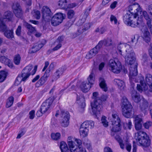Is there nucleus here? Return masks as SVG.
<instances>
[{
  "label": "nucleus",
  "instance_id": "f257e3e1",
  "mask_svg": "<svg viewBox=\"0 0 152 152\" xmlns=\"http://www.w3.org/2000/svg\"><path fill=\"white\" fill-rule=\"evenodd\" d=\"M129 70L130 82L132 87L134 86V83L133 82L134 81L136 82H140L141 86L139 84L137 85V89L138 91L141 92L143 90H147L148 88V86L144 81V77L141 75L137 78H135V77L137 75L138 73L137 64H135L130 66Z\"/></svg>",
  "mask_w": 152,
  "mask_h": 152
},
{
  "label": "nucleus",
  "instance_id": "f03ea898",
  "mask_svg": "<svg viewBox=\"0 0 152 152\" xmlns=\"http://www.w3.org/2000/svg\"><path fill=\"white\" fill-rule=\"evenodd\" d=\"M124 22L127 26L132 27H136L138 26H143L141 30L143 33L142 37L144 40L146 42L150 41V34L147 28L144 26V23L142 20H124Z\"/></svg>",
  "mask_w": 152,
  "mask_h": 152
},
{
  "label": "nucleus",
  "instance_id": "7ed1b4c3",
  "mask_svg": "<svg viewBox=\"0 0 152 152\" xmlns=\"http://www.w3.org/2000/svg\"><path fill=\"white\" fill-rule=\"evenodd\" d=\"M32 68V65L30 64L26 66L22 70L21 74L19 75L16 79L15 85H18L22 81H26L31 75H34L36 72L37 66H35L33 70L31 72Z\"/></svg>",
  "mask_w": 152,
  "mask_h": 152
},
{
  "label": "nucleus",
  "instance_id": "20e7f679",
  "mask_svg": "<svg viewBox=\"0 0 152 152\" xmlns=\"http://www.w3.org/2000/svg\"><path fill=\"white\" fill-rule=\"evenodd\" d=\"M93 95L94 100V102L91 103V105L92 107V112L94 115H95L96 117L97 116L98 114L99 113V112L102 109V101L105 100L106 97H105L104 99L102 98L101 99H99L98 97V93L97 92L93 93Z\"/></svg>",
  "mask_w": 152,
  "mask_h": 152
},
{
  "label": "nucleus",
  "instance_id": "39448f33",
  "mask_svg": "<svg viewBox=\"0 0 152 152\" xmlns=\"http://www.w3.org/2000/svg\"><path fill=\"white\" fill-rule=\"evenodd\" d=\"M121 102L123 115L126 118H130L132 117L134 114L133 107L126 96H124L122 97Z\"/></svg>",
  "mask_w": 152,
  "mask_h": 152
},
{
  "label": "nucleus",
  "instance_id": "423d86ee",
  "mask_svg": "<svg viewBox=\"0 0 152 152\" xmlns=\"http://www.w3.org/2000/svg\"><path fill=\"white\" fill-rule=\"evenodd\" d=\"M136 134V140L139 143V146H142L144 149L150 146V140L145 132L140 131L138 132Z\"/></svg>",
  "mask_w": 152,
  "mask_h": 152
},
{
  "label": "nucleus",
  "instance_id": "0eeeda50",
  "mask_svg": "<svg viewBox=\"0 0 152 152\" xmlns=\"http://www.w3.org/2000/svg\"><path fill=\"white\" fill-rule=\"evenodd\" d=\"M126 53L123 54L126 62L130 66L137 64L135 61V54L131 47L129 45H126Z\"/></svg>",
  "mask_w": 152,
  "mask_h": 152
},
{
  "label": "nucleus",
  "instance_id": "6e6552de",
  "mask_svg": "<svg viewBox=\"0 0 152 152\" xmlns=\"http://www.w3.org/2000/svg\"><path fill=\"white\" fill-rule=\"evenodd\" d=\"M128 12L124 16L125 19L136 18L140 10L139 5L137 3H134L130 5L128 7Z\"/></svg>",
  "mask_w": 152,
  "mask_h": 152
},
{
  "label": "nucleus",
  "instance_id": "1a4fd4ad",
  "mask_svg": "<svg viewBox=\"0 0 152 152\" xmlns=\"http://www.w3.org/2000/svg\"><path fill=\"white\" fill-rule=\"evenodd\" d=\"M108 67L109 70L117 74L119 73L122 69L121 63L116 58L111 59L109 61Z\"/></svg>",
  "mask_w": 152,
  "mask_h": 152
},
{
  "label": "nucleus",
  "instance_id": "9d476101",
  "mask_svg": "<svg viewBox=\"0 0 152 152\" xmlns=\"http://www.w3.org/2000/svg\"><path fill=\"white\" fill-rule=\"evenodd\" d=\"M59 111H57L55 114V116L57 117L59 115L60 116V122L61 125L63 126L66 127L69 124V114L67 111H65L63 110H61V113L59 114Z\"/></svg>",
  "mask_w": 152,
  "mask_h": 152
},
{
  "label": "nucleus",
  "instance_id": "9b49d317",
  "mask_svg": "<svg viewBox=\"0 0 152 152\" xmlns=\"http://www.w3.org/2000/svg\"><path fill=\"white\" fill-rule=\"evenodd\" d=\"M0 31H5L4 34L8 38H12L13 37V30H8L7 29V27L3 22V20H0Z\"/></svg>",
  "mask_w": 152,
  "mask_h": 152
},
{
  "label": "nucleus",
  "instance_id": "f8f14e48",
  "mask_svg": "<svg viewBox=\"0 0 152 152\" xmlns=\"http://www.w3.org/2000/svg\"><path fill=\"white\" fill-rule=\"evenodd\" d=\"M12 8L15 16L18 18H21L22 16L23 12L18 2L13 3Z\"/></svg>",
  "mask_w": 152,
  "mask_h": 152
},
{
  "label": "nucleus",
  "instance_id": "ddd939ff",
  "mask_svg": "<svg viewBox=\"0 0 152 152\" xmlns=\"http://www.w3.org/2000/svg\"><path fill=\"white\" fill-rule=\"evenodd\" d=\"M75 141L79 146H77L75 144L73 146L70 148L71 152H86V151L85 148L80 146L82 143L81 140L75 139Z\"/></svg>",
  "mask_w": 152,
  "mask_h": 152
},
{
  "label": "nucleus",
  "instance_id": "4468645a",
  "mask_svg": "<svg viewBox=\"0 0 152 152\" xmlns=\"http://www.w3.org/2000/svg\"><path fill=\"white\" fill-rule=\"evenodd\" d=\"M42 19H49L51 17L52 13L49 7L44 6L41 10Z\"/></svg>",
  "mask_w": 152,
  "mask_h": 152
},
{
  "label": "nucleus",
  "instance_id": "2eb2a0df",
  "mask_svg": "<svg viewBox=\"0 0 152 152\" xmlns=\"http://www.w3.org/2000/svg\"><path fill=\"white\" fill-rule=\"evenodd\" d=\"M53 101V99L49 98L43 102L41 106L40 109L41 110L43 113H45L50 108V105Z\"/></svg>",
  "mask_w": 152,
  "mask_h": 152
},
{
  "label": "nucleus",
  "instance_id": "dca6fc26",
  "mask_svg": "<svg viewBox=\"0 0 152 152\" xmlns=\"http://www.w3.org/2000/svg\"><path fill=\"white\" fill-rule=\"evenodd\" d=\"M76 102L78 104L80 111H83L86 106L84 98L82 96H77Z\"/></svg>",
  "mask_w": 152,
  "mask_h": 152
},
{
  "label": "nucleus",
  "instance_id": "f3484780",
  "mask_svg": "<svg viewBox=\"0 0 152 152\" xmlns=\"http://www.w3.org/2000/svg\"><path fill=\"white\" fill-rule=\"evenodd\" d=\"M142 63L144 66L152 69V63L148 60L146 54H144L142 56Z\"/></svg>",
  "mask_w": 152,
  "mask_h": 152
},
{
  "label": "nucleus",
  "instance_id": "a211bd4d",
  "mask_svg": "<svg viewBox=\"0 0 152 152\" xmlns=\"http://www.w3.org/2000/svg\"><path fill=\"white\" fill-rule=\"evenodd\" d=\"M23 25L27 29L28 34H29L34 33L36 31V29L34 27H33L31 25L25 22L24 20L23 21Z\"/></svg>",
  "mask_w": 152,
  "mask_h": 152
},
{
  "label": "nucleus",
  "instance_id": "6ab92c4d",
  "mask_svg": "<svg viewBox=\"0 0 152 152\" xmlns=\"http://www.w3.org/2000/svg\"><path fill=\"white\" fill-rule=\"evenodd\" d=\"M94 123L92 121H86L84 122L81 125V126L88 129V128L92 129L94 126Z\"/></svg>",
  "mask_w": 152,
  "mask_h": 152
},
{
  "label": "nucleus",
  "instance_id": "aec40b11",
  "mask_svg": "<svg viewBox=\"0 0 152 152\" xmlns=\"http://www.w3.org/2000/svg\"><path fill=\"white\" fill-rule=\"evenodd\" d=\"M91 85L86 82H83L82 83L80 88L82 91L84 92H87L90 88Z\"/></svg>",
  "mask_w": 152,
  "mask_h": 152
},
{
  "label": "nucleus",
  "instance_id": "412c9836",
  "mask_svg": "<svg viewBox=\"0 0 152 152\" xmlns=\"http://www.w3.org/2000/svg\"><path fill=\"white\" fill-rule=\"evenodd\" d=\"M43 46V45L42 44L35 45L29 50L28 53H35L39 50Z\"/></svg>",
  "mask_w": 152,
  "mask_h": 152
},
{
  "label": "nucleus",
  "instance_id": "4be33fe9",
  "mask_svg": "<svg viewBox=\"0 0 152 152\" xmlns=\"http://www.w3.org/2000/svg\"><path fill=\"white\" fill-rule=\"evenodd\" d=\"M113 127L111 129V134L112 136H114L116 132L119 131L121 129V124L112 125Z\"/></svg>",
  "mask_w": 152,
  "mask_h": 152
},
{
  "label": "nucleus",
  "instance_id": "5701e85b",
  "mask_svg": "<svg viewBox=\"0 0 152 152\" xmlns=\"http://www.w3.org/2000/svg\"><path fill=\"white\" fill-rule=\"evenodd\" d=\"M148 104L147 100L143 99L142 102L140 104V107L142 111L144 114L146 113V110L148 108Z\"/></svg>",
  "mask_w": 152,
  "mask_h": 152
},
{
  "label": "nucleus",
  "instance_id": "b1692460",
  "mask_svg": "<svg viewBox=\"0 0 152 152\" xmlns=\"http://www.w3.org/2000/svg\"><path fill=\"white\" fill-rule=\"evenodd\" d=\"M132 98L135 102L138 103L140 101V95L137 92L135 91H132L131 94Z\"/></svg>",
  "mask_w": 152,
  "mask_h": 152
},
{
  "label": "nucleus",
  "instance_id": "393cba45",
  "mask_svg": "<svg viewBox=\"0 0 152 152\" xmlns=\"http://www.w3.org/2000/svg\"><path fill=\"white\" fill-rule=\"evenodd\" d=\"M112 118L111 119L112 125L119 124H120L121 120L120 118L116 114L112 115Z\"/></svg>",
  "mask_w": 152,
  "mask_h": 152
},
{
  "label": "nucleus",
  "instance_id": "a878e982",
  "mask_svg": "<svg viewBox=\"0 0 152 152\" xmlns=\"http://www.w3.org/2000/svg\"><path fill=\"white\" fill-rule=\"evenodd\" d=\"M145 80L150 88L151 91L152 92V75L150 74H147L145 76Z\"/></svg>",
  "mask_w": 152,
  "mask_h": 152
},
{
  "label": "nucleus",
  "instance_id": "bb28decb",
  "mask_svg": "<svg viewBox=\"0 0 152 152\" xmlns=\"http://www.w3.org/2000/svg\"><path fill=\"white\" fill-rule=\"evenodd\" d=\"M138 18L140 19H150L146 11H141L140 10L138 13Z\"/></svg>",
  "mask_w": 152,
  "mask_h": 152
},
{
  "label": "nucleus",
  "instance_id": "cd10ccee",
  "mask_svg": "<svg viewBox=\"0 0 152 152\" xmlns=\"http://www.w3.org/2000/svg\"><path fill=\"white\" fill-rule=\"evenodd\" d=\"M99 86L104 91L106 92L107 90V88L105 83L104 79L102 77L99 79Z\"/></svg>",
  "mask_w": 152,
  "mask_h": 152
},
{
  "label": "nucleus",
  "instance_id": "c85d7f7f",
  "mask_svg": "<svg viewBox=\"0 0 152 152\" xmlns=\"http://www.w3.org/2000/svg\"><path fill=\"white\" fill-rule=\"evenodd\" d=\"M114 82L118 86L119 88L121 89H124L125 86L124 82L120 79H115L114 80Z\"/></svg>",
  "mask_w": 152,
  "mask_h": 152
},
{
  "label": "nucleus",
  "instance_id": "c756f323",
  "mask_svg": "<svg viewBox=\"0 0 152 152\" xmlns=\"http://www.w3.org/2000/svg\"><path fill=\"white\" fill-rule=\"evenodd\" d=\"M95 48H93L86 54V58L87 59H89L92 58L98 52L95 50Z\"/></svg>",
  "mask_w": 152,
  "mask_h": 152
},
{
  "label": "nucleus",
  "instance_id": "7c9ffc66",
  "mask_svg": "<svg viewBox=\"0 0 152 152\" xmlns=\"http://www.w3.org/2000/svg\"><path fill=\"white\" fill-rule=\"evenodd\" d=\"M68 0H59L58 5L61 9H64L67 8Z\"/></svg>",
  "mask_w": 152,
  "mask_h": 152
},
{
  "label": "nucleus",
  "instance_id": "2f4dec72",
  "mask_svg": "<svg viewBox=\"0 0 152 152\" xmlns=\"http://www.w3.org/2000/svg\"><path fill=\"white\" fill-rule=\"evenodd\" d=\"M13 13L10 11L5 12L4 14L3 19H11L13 18Z\"/></svg>",
  "mask_w": 152,
  "mask_h": 152
},
{
  "label": "nucleus",
  "instance_id": "473e14b6",
  "mask_svg": "<svg viewBox=\"0 0 152 152\" xmlns=\"http://www.w3.org/2000/svg\"><path fill=\"white\" fill-rule=\"evenodd\" d=\"M87 80L88 83L91 85H92L94 84L95 80V75L93 73L91 72L87 78Z\"/></svg>",
  "mask_w": 152,
  "mask_h": 152
},
{
  "label": "nucleus",
  "instance_id": "72a5a7b5",
  "mask_svg": "<svg viewBox=\"0 0 152 152\" xmlns=\"http://www.w3.org/2000/svg\"><path fill=\"white\" fill-rule=\"evenodd\" d=\"M88 129L80 126V135L83 137H86L88 134Z\"/></svg>",
  "mask_w": 152,
  "mask_h": 152
},
{
  "label": "nucleus",
  "instance_id": "f704fd0d",
  "mask_svg": "<svg viewBox=\"0 0 152 152\" xmlns=\"http://www.w3.org/2000/svg\"><path fill=\"white\" fill-rule=\"evenodd\" d=\"M63 73L61 69H59L56 71L54 73L53 76V78L54 80H56L60 77V76Z\"/></svg>",
  "mask_w": 152,
  "mask_h": 152
},
{
  "label": "nucleus",
  "instance_id": "c9c22d12",
  "mask_svg": "<svg viewBox=\"0 0 152 152\" xmlns=\"http://www.w3.org/2000/svg\"><path fill=\"white\" fill-rule=\"evenodd\" d=\"M66 17L65 14L61 13H57L55 14L53 17L54 19H64Z\"/></svg>",
  "mask_w": 152,
  "mask_h": 152
},
{
  "label": "nucleus",
  "instance_id": "e433bc0d",
  "mask_svg": "<svg viewBox=\"0 0 152 152\" xmlns=\"http://www.w3.org/2000/svg\"><path fill=\"white\" fill-rule=\"evenodd\" d=\"M115 134L116 135L115 137V139L118 142L121 148L122 149H124L125 148V145L123 143L122 140L120 138V137L118 135H117L116 133Z\"/></svg>",
  "mask_w": 152,
  "mask_h": 152
},
{
  "label": "nucleus",
  "instance_id": "4c0bfd02",
  "mask_svg": "<svg viewBox=\"0 0 152 152\" xmlns=\"http://www.w3.org/2000/svg\"><path fill=\"white\" fill-rule=\"evenodd\" d=\"M46 80H47L44 78V77H43L42 76L36 83V87H39L42 85H43Z\"/></svg>",
  "mask_w": 152,
  "mask_h": 152
},
{
  "label": "nucleus",
  "instance_id": "58836bf2",
  "mask_svg": "<svg viewBox=\"0 0 152 152\" xmlns=\"http://www.w3.org/2000/svg\"><path fill=\"white\" fill-rule=\"evenodd\" d=\"M60 147L61 152L66 151L67 150L69 149L66 144L64 142H60Z\"/></svg>",
  "mask_w": 152,
  "mask_h": 152
},
{
  "label": "nucleus",
  "instance_id": "ea45409f",
  "mask_svg": "<svg viewBox=\"0 0 152 152\" xmlns=\"http://www.w3.org/2000/svg\"><path fill=\"white\" fill-rule=\"evenodd\" d=\"M14 101V98L12 96L9 97L7 100L6 107L9 108L12 104Z\"/></svg>",
  "mask_w": 152,
  "mask_h": 152
},
{
  "label": "nucleus",
  "instance_id": "a19ab883",
  "mask_svg": "<svg viewBox=\"0 0 152 152\" xmlns=\"http://www.w3.org/2000/svg\"><path fill=\"white\" fill-rule=\"evenodd\" d=\"M52 139L54 140H58L61 138V134L59 133H52L51 135Z\"/></svg>",
  "mask_w": 152,
  "mask_h": 152
},
{
  "label": "nucleus",
  "instance_id": "79ce46f5",
  "mask_svg": "<svg viewBox=\"0 0 152 152\" xmlns=\"http://www.w3.org/2000/svg\"><path fill=\"white\" fill-rule=\"evenodd\" d=\"M21 57L19 54L15 55L14 58V62L15 64L18 65L20 64Z\"/></svg>",
  "mask_w": 152,
  "mask_h": 152
},
{
  "label": "nucleus",
  "instance_id": "37998d69",
  "mask_svg": "<svg viewBox=\"0 0 152 152\" xmlns=\"http://www.w3.org/2000/svg\"><path fill=\"white\" fill-rule=\"evenodd\" d=\"M84 146L88 149L91 150L92 149V146L90 141L88 140H85L83 143Z\"/></svg>",
  "mask_w": 152,
  "mask_h": 152
},
{
  "label": "nucleus",
  "instance_id": "c03bdc74",
  "mask_svg": "<svg viewBox=\"0 0 152 152\" xmlns=\"http://www.w3.org/2000/svg\"><path fill=\"white\" fill-rule=\"evenodd\" d=\"M7 75L5 72L2 71L0 72V83L3 82L5 80Z\"/></svg>",
  "mask_w": 152,
  "mask_h": 152
},
{
  "label": "nucleus",
  "instance_id": "a18cd8bd",
  "mask_svg": "<svg viewBox=\"0 0 152 152\" xmlns=\"http://www.w3.org/2000/svg\"><path fill=\"white\" fill-rule=\"evenodd\" d=\"M63 20H51V24L54 26H56L61 23Z\"/></svg>",
  "mask_w": 152,
  "mask_h": 152
},
{
  "label": "nucleus",
  "instance_id": "49530a36",
  "mask_svg": "<svg viewBox=\"0 0 152 152\" xmlns=\"http://www.w3.org/2000/svg\"><path fill=\"white\" fill-rule=\"evenodd\" d=\"M104 45L106 47L110 46L112 45V42L110 39H107L103 40Z\"/></svg>",
  "mask_w": 152,
  "mask_h": 152
},
{
  "label": "nucleus",
  "instance_id": "de8ad7c7",
  "mask_svg": "<svg viewBox=\"0 0 152 152\" xmlns=\"http://www.w3.org/2000/svg\"><path fill=\"white\" fill-rule=\"evenodd\" d=\"M91 8L89 7L88 9H86L85 10V12L83 15H82V18L83 19H86L88 18V16L89 15V12L91 10Z\"/></svg>",
  "mask_w": 152,
  "mask_h": 152
},
{
  "label": "nucleus",
  "instance_id": "09e8293b",
  "mask_svg": "<svg viewBox=\"0 0 152 152\" xmlns=\"http://www.w3.org/2000/svg\"><path fill=\"white\" fill-rule=\"evenodd\" d=\"M32 13L34 18L36 19H39L40 18V13L39 11L34 10L32 12Z\"/></svg>",
  "mask_w": 152,
  "mask_h": 152
},
{
  "label": "nucleus",
  "instance_id": "8fccbe9b",
  "mask_svg": "<svg viewBox=\"0 0 152 152\" xmlns=\"http://www.w3.org/2000/svg\"><path fill=\"white\" fill-rule=\"evenodd\" d=\"M135 123L141 124L142 120L140 116L136 115L134 117Z\"/></svg>",
  "mask_w": 152,
  "mask_h": 152
},
{
  "label": "nucleus",
  "instance_id": "3c124183",
  "mask_svg": "<svg viewBox=\"0 0 152 152\" xmlns=\"http://www.w3.org/2000/svg\"><path fill=\"white\" fill-rule=\"evenodd\" d=\"M103 45H104V43L103 40L100 41L99 42L98 45L93 48H95V50L97 51L98 53L100 48L102 47Z\"/></svg>",
  "mask_w": 152,
  "mask_h": 152
},
{
  "label": "nucleus",
  "instance_id": "603ef678",
  "mask_svg": "<svg viewBox=\"0 0 152 152\" xmlns=\"http://www.w3.org/2000/svg\"><path fill=\"white\" fill-rule=\"evenodd\" d=\"M72 138L69 137L68 138L67 141L70 148L75 144V142L72 140Z\"/></svg>",
  "mask_w": 152,
  "mask_h": 152
},
{
  "label": "nucleus",
  "instance_id": "864d4df0",
  "mask_svg": "<svg viewBox=\"0 0 152 152\" xmlns=\"http://www.w3.org/2000/svg\"><path fill=\"white\" fill-rule=\"evenodd\" d=\"M101 122L103 126L107 127L108 125V122L106 120V118L104 116H103L101 119Z\"/></svg>",
  "mask_w": 152,
  "mask_h": 152
},
{
  "label": "nucleus",
  "instance_id": "5fc2aeb1",
  "mask_svg": "<svg viewBox=\"0 0 152 152\" xmlns=\"http://www.w3.org/2000/svg\"><path fill=\"white\" fill-rule=\"evenodd\" d=\"M9 61V59L6 58L4 56H2L0 57V61L5 65L7 62Z\"/></svg>",
  "mask_w": 152,
  "mask_h": 152
},
{
  "label": "nucleus",
  "instance_id": "6e6d98bb",
  "mask_svg": "<svg viewBox=\"0 0 152 152\" xmlns=\"http://www.w3.org/2000/svg\"><path fill=\"white\" fill-rule=\"evenodd\" d=\"M152 125V122L150 121H148L144 123L143 124V126L145 128L148 129Z\"/></svg>",
  "mask_w": 152,
  "mask_h": 152
},
{
  "label": "nucleus",
  "instance_id": "4d7b16f0",
  "mask_svg": "<svg viewBox=\"0 0 152 152\" xmlns=\"http://www.w3.org/2000/svg\"><path fill=\"white\" fill-rule=\"evenodd\" d=\"M75 12L73 10H69L67 12L68 17L69 19H71L73 18Z\"/></svg>",
  "mask_w": 152,
  "mask_h": 152
},
{
  "label": "nucleus",
  "instance_id": "13d9d810",
  "mask_svg": "<svg viewBox=\"0 0 152 152\" xmlns=\"http://www.w3.org/2000/svg\"><path fill=\"white\" fill-rule=\"evenodd\" d=\"M127 45V44H126L125 45L124 44H120L118 45L117 47L118 50L119 51L118 52L122 56L123 54H122V50L121 49L124 47L125 46L126 47V45Z\"/></svg>",
  "mask_w": 152,
  "mask_h": 152
},
{
  "label": "nucleus",
  "instance_id": "bf43d9fd",
  "mask_svg": "<svg viewBox=\"0 0 152 152\" xmlns=\"http://www.w3.org/2000/svg\"><path fill=\"white\" fill-rule=\"evenodd\" d=\"M147 23L148 28H149L150 31L152 34V20H147Z\"/></svg>",
  "mask_w": 152,
  "mask_h": 152
},
{
  "label": "nucleus",
  "instance_id": "052dcab7",
  "mask_svg": "<svg viewBox=\"0 0 152 152\" xmlns=\"http://www.w3.org/2000/svg\"><path fill=\"white\" fill-rule=\"evenodd\" d=\"M139 36L138 35L133 36L131 38V41L132 42H137Z\"/></svg>",
  "mask_w": 152,
  "mask_h": 152
},
{
  "label": "nucleus",
  "instance_id": "680f3d73",
  "mask_svg": "<svg viewBox=\"0 0 152 152\" xmlns=\"http://www.w3.org/2000/svg\"><path fill=\"white\" fill-rule=\"evenodd\" d=\"M125 145L127 150L129 152H130L131 149V144L127 141H126Z\"/></svg>",
  "mask_w": 152,
  "mask_h": 152
},
{
  "label": "nucleus",
  "instance_id": "e2e57ef3",
  "mask_svg": "<svg viewBox=\"0 0 152 152\" xmlns=\"http://www.w3.org/2000/svg\"><path fill=\"white\" fill-rule=\"evenodd\" d=\"M21 26H19L15 31L16 34L18 36H20L21 34Z\"/></svg>",
  "mask_w": 152,
  "mask_h": 152
},
{
  "label": "nucleus",
  "instance_id": "0e129e2a",
  "mask_svg": "<svg viewBox=\"0 0 152 152\" xmlns=\"http://www.w3.org/2000/svg\"><path fill=\"white\" fill-rule=\"evenodd\" d=\"M35 111L34 110H31L29 113V118L30 119H33L34 117Z\"/></svg>",
  "mask_w": 152,
  "mask_h": 152
},
{
  "label": "nucleus",
  "instance_id": "69168bd1",
  "mask_svg": "<svg viewBox=\"0 0 152 152\" xmlns=\"http://www.w3.org/2000/svg\"><path fill=\"white\" fill-rule=\"evenodd\" d=\"M86 30H85V29L84 28H80L77 31V33L76 34L75 36L74 37H75L78 35H80V34L82 33L83 32L85 31Z\"/></svg>",
  "mask_w": 152,
  "mask_h": 152
},
{
  "label": "nucleus",
  "instance_id": "338daca9",
  "mask_svg": "<svg viewBox=\"0 0 152 152\" xmlns=\"http://www.w3.org/2000/svg\"><path fill=\"white\" fill-rule=\"evenodd\" d=\"M135 127L137 130H140L142 128V124L135 123Z\"/></svg>",
  "mask_w": 152,
  "mask_h": 152
},
{
  "label": "nucleus",
  "instance_id": "774afa93",
  "mask_svg": "<svg viewBox=\"0 0 152 152\" xmlns=\"http://www.w3.org/2000/svg\"><path fill=\"white\" fill-rule=\"evenodd\" d=\"M50 69H48L46 71L44 74V75L42 76L43 77H44V78L47 80L48 77L49 76V73L50 72Z\"/></svg>",
  "mask_w": 152,
  "mask_h": 152
}]
</instances>
